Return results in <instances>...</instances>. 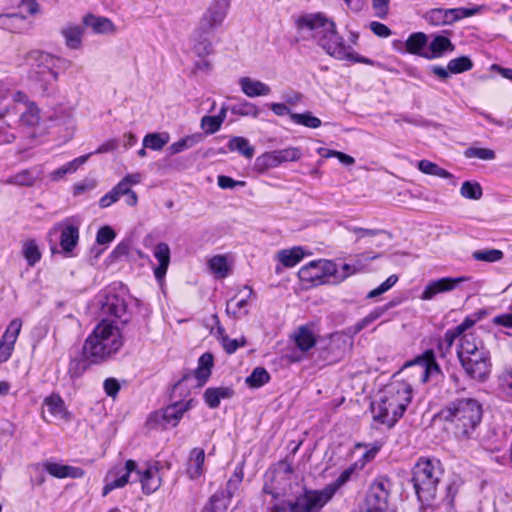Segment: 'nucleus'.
<instances>
[{
	"label": "nucleus",
	"mask_w": 512,
	"mask_h": 512,
	"mask_svg": "<svg viewBox=\"0 0 512 512\" xmlns=\"http://www.w3.org/2000/svg\"><path fill=\"white\" fill-rule=\"evenodd\" d=\"M297 31L315 41L330 56L343 60L350 55V46L338 34L336 23L323 12L305 13L295 19Z\"/></svg>",
	"instance_id": "f257e3e1"
},
{
	"label": "nucleus",
	"mask_w": 512,
	"mask_h": 512,
	"mask_svg": "<svg viewBox=\"0 0 512 512\" xmlns=\"http://www.w3.org/2000/svg\"><path fill=\"white\" fill-rule=\"evenodd\" d=\"M483 416L481 403L474 398H457L450 401L438 413L459 440L470 439Z\"/></svg>",
	"instance_id": "f03ea898"
},
{
	"label": "nucleus",
	"mask_w": 512,
	"mask_h": 512,
	"mask_svg": "<svg viewBox=\"0 0 512 512\" xmlns=\"http://www.w3.org/2000/svg\"><path fill=\"white\" fill-rule=\"evenodd\" d=\"M412 399V388L405 381H394L386 385L371 403L374 421L393 427L403 416Z\"/></svg>",
	"instance_id": "7ed1b4c3"
},
{
	"label": "nucleus",
	"mask_w": 512,
	"mask_h": 512,
	"mask_svg": "<svg viewBox=\"0 0 512 512\" xmlns=\"http://www.w3.org/2000/svg\"><path fill=\"white\" fill-rule=\"evenodd\" d=\"M122 345L119 328L110 321L102 320L86 338L83 355L91 363H101L117 353Z\"/></svg>",
	"instance_id": "20e7f679"
},
{
	"label": "nucleus",
	"mask_w": 512,
	"mask_h": 512,
	"mask_svg": "<svg viewBox=\"0 0 512 512\" xmlns=\"http://www.w3.org/2000/svg\"><path fill=\"white\" fill-rule=\"evenodd\" d=\"M230 8L229 0H213L202 14L197 27L192 33L193 51L199 55L213 53L211 37L222 26Z\"/></svg>",
	"instance_id": "39448f33"
},
{
	"label": "nucleus",
	"mask_w": 512,
	"mask_h": 512,
	"mask_svg": "<svg viewBox=\"0 0 512 512\" xmlns=\"http://www.w3.org/2000/svg\"><path fill=\"white\" fill-rule=\"evenodd\" d=\"M442 472L441 462L434 458H420L414 465L411 481L421 503L428 504L435 498Z\"/></svg>",
	"instance_id": "423d86ee"
},
{
	"label": "nucleus",
	"mask_w": 512,
	"mask_h": 512,
	"mask_svg": "<svg viewBox=\"0 0 512 512\" xmlns=\"http://www.w3.org/2000/svg\"><path fill=\"white\" fill-rule=\"evenodd\" d=\"M285 477L286 474L280 471L266 474L263 492L272 497V502L267 512H297L291 503V499L286 498L285 488L280 486L281 480Z\"/></svg>",
	"instance_id": "0eeeda50"
},
{
	"label": "nucleus",
	"mask_w": 512,
	"mask_h": 512,
	"mask_svg": "<svg viewBox=\"0 0 512 512\" xmlns=\"http://www.w3.org/2000/svg\"><path fill=\"white\" fill-rule=\"evenodd\" d=\"M336 274V264L333 261L325 259L313 260L301 267L298 271L300 280L312 285L321 284L326 277Z\"/></svg>",
	"instance_id": "6e6552de"
},
{
	"label": "nucleus",
	"mask_w": 512,
	"mask_h": 512,
	"mask_svg": "<svg viewBox=\"0 0 512 512\" xmlns=\"http://www.w3.org/2000/svg\"><path fill=\"white\" fill-rule=\"evenodd\" d=\"M332 497L331 489L325 487L322 490H307L291 499V503L297 512H320Z\"/></svg>",
	"instance_id": "1a4fd4ad"
},
{
	"label": "nucleus",
	"mask_w": 512,
	"mask_h": 512,
	"mask_svg": "<svg viewBox=\"0 0 512 512\" xmlns=\"http://www.w3.org/2000/svg\"><path fill=\"white\" fill-rule=\"evenodd\" d=\"M459 361L467 374L473 380L483 382L491 372L489 351L459 358Z\"/></svg>",
	"instance_id": "9d476101"
},
{
	"label": "nucleus",
	"mask_w": 512,
	"mask_h": 512,
	"mask_svg": "<svg viewBox=\"0 0 512 512\" xmlns=\"http://www.w3.org/2000/svg\"><path fill=\"white\" fill-rule=\"evenodd\" d=\"M350 343L342 333H333L320 343L319 357L326 364L338 362L345 354Z\"/></svg>",
	"instance_id": "9b49d317"
},
{
	"label": "nucleus",
	"mask_w": 512,
	"mask_h": 512,
	"mask_svg": "<svg viewBox=\"0 0 512 512\" xmlns=\"http://www.w3.org/2000/svg\"><path fill=\"white\" fill-rule=\"evenodd\" d=\"M479 8H434L426 12L425 19L432 25H450L466 17L477 14Z\"/></svg>",
	"instance_id": "f8f14e48"
},
{
	"label": "nucleus",
	"mask_w": 512,
	"mask_h": 512,
	"mask_svg": "<svg viewBox=\"0 0 512 512\" xmlns=\"http://www.w3.org/2000/svg\"><path fill=\"white\" fill-rule=\"evenodd\" d=\"M302 156L297 147H287L280 150L267 152L256 159V167L260 171L279 166L284 162L298 161Z\"/></svg>",
	"instance_id": "ddd939ff"
},
{
	"label": "nucleus",
	"mask_w": 512,
	"mask_h": 512,
	"mask_svg": "<svg viewBox=\"0 0 512 512\" xmlns=\"http://www.w3.org/2000/svg\"><path fill=\"white\" fill-rule=\"evenodd\" d=\"M292 339L299 351L287 355V359L294 363L303 361L306 353L314 348L317 343V337L313 330L306 325L298 327L293 332Z\"/></svg>",
	"instance_id": "4468645a"
},
{
	"label": "nucleus",
	"mask_w": 512,
	"mask_h": 512,
	"mask_svg": "<svg viewBox=\"0 0 512 512\" xmlns=\"http://www.w3.org/2000/svg\"><path fill=\"white\" fill-rule=\"evenodd\" d=\"M390 488V480L387 477L378 476L370 485L366 495L365 504L368 505V507H377L386 511Z\"/></svg>",
	"instance_id": "2eb2a0df"
},
{
	"label": "nucleus",
	"mask_w": 512,
	"mask_h": 512,
	"mask_svg": "<svg viewBox=\"0 0 512 512\" xmlns=\"http://www.w3.org/2000/svg\"><path fill=\"white\" fill-rule=\"evenodd\" d=\"M137 463L134 460H127L124 466H115L107 474L103 487V496L108 495L116 488L124 487L132 472L136 471Z\"/></svg>",
	"instance_id": "dca6fc26"
},
{
	"label": "nucleus",
	"mask_w": 512,
	"mask_h": 512,
	"mask_svg": "<svg viewBox=\"0 0 512 512\" xmlns=\"http://www.w3.org/2000/svg\"><path fill=\"white\" fill-rule=\"evenodd\" d=\"M470 277L461 276V277H443L436 280L430 281L424 288L420 299L424 301H428L433 299L435 296L441 293H446L453 291L460 284L469 281Z\"/></svg>",
	"instance_id": "f3484780"
},
{
	"label": "nucleus",
	"mask_w": 512,
	"mask_h": 512,
	"mask_svg": "<svg viewBox=\"0 0 512 512\" xmlns=\"http://www.w3.org/2000/svg\"><path fill=\"white\" fill-rule=\"evenodd\" d=\"M488 351L476 330L466 331L460 338V343L457 349L458 358L467 357L473 354Z\"/></svg>",
	"instance_id": "a211bd4d"
},
{
	"label": "nucleus",
	"mask_w": 512,
	"mask_h": 512,
	"mask_svg": "<svg viewBox=\"0 0 512 512\" xmlns=\"http://www.w3.org/2000/svg\"><path fill=\"white\" fill-rule=\"evenodd\" d=\"M253 290L244 286L234 298L226 304V314L233 318H241L248 313V299L252 296Z\"/></svg>",
	"instance_id": "6ab92c4d"
},
{
	"label": "nucleus",
	"mask_w": 512,
	"mask_h": 512,
	"mask_svg": "<svg viewBox=\"0 0 512 512\" xmlns=\"http://www.w3.org/2000/svg\"><path fill=\"white\" fill-rule=\"evenodd\" d=\"M55 229L60 230V246L67 256H73V250L79 241V227L74 224H59Z\"/></svg>",
	"instance_id": "aec40b11"
},
{
	"label": "nucleus",
	"mask_w": 512,
	"mask_h": 512,
	"mask_svg": "<svg viewBox=\"0 0 512 512\" xmlns=\"http://www.w3.org/2000/svg\"><path fill=\"white\" fill-rule=\"evenodd\" d=\"M195 406V400L189 399L185 402L177 401L163 409L162 418L164 422L172 427L178 425L183 414Z\"/></svg>",
	"instance_id": "412c9836"
},
{
	"label": "nucleus",
	"mask_w": 512,
	"mask_h": 512,
	"mask_svg": "<svg viewBox=\"0 0 512 512\" xmlns=\"http://www.w3.org/2000/svg\"><path fill=\"white\" fill-rule=\"evenodd\" d=\"M135 472H137L139 476L144 494H152L161 486L162 479L159 475V467L157 464L149 465L144 471L136 469Z\"/></svg>",
	"instance_id": "4be33fe9"
},
{
	"label": "nucleus",
	"mask_w": 512,
	"mask_h": 512,
	"mask_svg": "<svg viewBox=\"0 0 512 512\" xmlns=\"http://www.w3.org/2000/svg\"><path fill=\"white\" fill-rule=\"evenodd\" d=\"M43 467L47 473L58 479L82 478L85 474L84 470L80 467L64 465L53 461L44 462Z\"/></svg>",
	"instance_id": "5701e85b"
},
{
	"label": "nucleus",
	"mask_w": 512,
	"mask_h": 512,
	"mask_svg": "<svg viewBox=\"0 0 512 512\" xmlns=\"http://www.w3.org/2000/svg\"><path fill=\"white\" fill-rule=\"evenodd\" d=\"M153 256L158 261V266L154 269L156 280L161 283L167 273L170 264V248L164 242L158 243L153 249Z\"/></svg>",
	"instance_id": "b1692460"
},
{
	"label": "nucleus",
	"mask_w": 512,
	"mask_h": 512,
	"mask_svg": "<svg viewBox=\"0 0 512 512\" xmlns=\"http://www.w3.org/2000/svg\"><path fill=\"white\" fill-rule=\"evenodd\" d=\"M27 61L37 74H44L46 72L51 74L54 55L40 50H33L29 52Z\"/></svg>",
	"instance_id": "393cba45"
},
{
	"label": "nucleus",
	"mask_w": 512,
	"mask_h": 512,
	"mask_svg": "<svg viewBox=\"0 0 512 512\" xmlns=\"http://www.w3.org/2000/svg\"><path fill=\"white\" fill-rule=\"evenodd\" d=\"M239 85L241 91L250 98H255L259 96H267L271 93V88L269 85L264 82L253 79L250 77H241L239 79Z\"/></svg>",
	"instance_id": "a878e982"
},
{
	"label": "nucleus",
	"mask_w": 512,
	"mask_h": 512,
	"mask_svg": "<svg viewBox=\"0 0 512 512\" xmlns=\"http://www.w3.org/2000/svg\"><path fill=\"white\" fill-rule=\"evenodd\" d=\"M234 395V389L229 386L209 387L203 394V399L210 409L219 407L221 400L230 399Z\"/></svg>",
	"instance_id": "bb28decb"
},
{
	"label": "nucleus",
	"mask_w": 512,
	"mask_h": 512,
	"mask_svg": "<svg viewBox=\"0 0 512 512\" xmlns=\"http://www.w3.org/2000/svg\"><path fill=\"white\" fill-rule=\"evenodd\" d=\"M83 25L91 28L95 34H110L115 32V26L112 21L106 17L87 14L82 19Z\"/></svg>",
	"instance_id": "cd10ccee"
},
{
	"label": "nucleus",
	"mask_w": 512,
	"mask_h": 512,
	"mask_svg": "<svg viewBox=\"0 0 512 512\" xmlns=\"http://www.w3.org/2000/svg\"><path fill=\"white\" fill-rule=\"evenodd\" d=\"M65 40V45L71 50H79L82 48V38L84 28L76 24H68L60 31Z\"/></svg>",
	"instance_id": "c85d7f7f"
},
{
	"label": "nucleus",
	"mask_w": 512,
	"mask_h": 512,
	"mask_svg": "<svg viewBox=\"0 0 512 512\" xmlns=\"http://www.w3.org/2000/svg\"><path fill=\"white\" fill-rule=\"evenodd\" d=\"M454 48L449 38L438 35L430 42L426 53H423V57L426 59L439 58L445 51H453Z\"/></svg>",
	"instance_id": "c756f323"
},
{
	"label": "nucleus",
	"mask_w": 512,
	"mask_h": 512,
	"mask_svg": "<svg viewBox=\"0 0 512 512\" xmlns=\"http://www.w3.org/2000/svg\"><path fill=\"white\" fill-rule=\"evenodd\" d=\"M475 324V320L471 317H466L463 322L451 329H448L444 336L441 338L445 344V349L450 350L456 339H460L462 334L470 330Z\"/></svg>",
	"instance_id": "7c9ffc66"
},
{
	"label": "nucleus",
	"mask_w": 512,
	"mask_h": 512,
	"mask_svg": "<svg viewBox=\"0 0 512 512\" xmlns=\"http://www.w3.org/2000/svg\"><path fill=\"white\" fill-rule=\"evenodd\" d=\"M205 452L201 448H193L189 454L187 474L191 479H197L203 474Z\"/></svg>",
	"instance_id": "2f4dec72"
},
{
	"label": "nucleus",
	"mask_w": 512,
	"mask_h": 512,
	"mask_svg": "<svg viewBox=\"0 0 512 512\" xmlns=\"http://www.w3.org/2000/svg\"><path fill=\"white\" fill-rule=\"evenodd\" d=\"M213 367V355L211 353H204L198 360V366L194 371L195 378L198 381V386H203L211 375Z\"/></svg>",
	"instance_id": "473e14b6"
},
{
	"label": "nucleus",
	"mask_w": 512,
	"mask_h": 512,
	"mask_svg": "<svg viewBox=\"0 0 512 512\" xmlns=\"http://www.w3.org/2000/svg\"><path fill=\"white\" fill-rule=\"evenodd\" d=\"M426 45L427 36L423 32H416L411 34L405 43L407 52L421 57H423V53H426Z\"/></svg>",
	"instance_id": "72a5a7b5"
},
{
	"label": "nucleus",
	"mask_w": 512,
	"mask_h": 512,
	"mask_svg": "<svg viewBox=\"0 0 512 512\" xmlns=\"http://www.w3.org/2000/svg\"><path fill=\"white\" fill-rule=\"evenodd\" d=\"M363 469L362 463H356L349 465L346 469H344L338 478L331 484L327 485V489H331V494L334 496L336 491L342 487L345 483H347L353 475L357 474L359 471Z\"/></svg>",
	"instance_id": "f704fd0d"
},
{
	"label": "nucleus",
	"mask_w": 512,
	"mask_h": 512,
	"mask_svg": "<svg viewBox=\"0 0 512 512\" xmlns=\"http://www.w3.org/2000/svg\"><path fill=\"white\" fill-rule=\"evenodd\" d=\"M305 253L301 247H293L291 249H284L278 252V260L285 267L296 266L304 257Z\"/></svg>",
	"instance_id": "c9c22d12"
},
{
	"label": "nucleus",
	"mask_w": 512,
	"mask_h": 512,
	"mask_svg": "<svg viewBox=\"0 0 512 512\" xmlns=\"http://www.w3.org/2000/svg\"><path fill=\"white\" fill-rule=\"evenodd\" d=\"M230 151H237L247 159H251L255 154V148L250 145L249 140L241 136H233L228 142Z\"/></svg>",
	"instance_id": "e433bc0d"
},
{
	"label": "nucleus",
	"mask_w": 512,
	"mask_h": 512,
	"mask_svg": "<svg viewBox=\"0 0 512 512\" xmlns=\"http://www.w3.org/2000/svg\"><path fill=\"white\" fill-rule=\"evenodd\" d=\"M90 154L83 155L73 159L72 161L66 163L60 168L56 169L51 173V179L54 181H58L63 178L65 175L69 173H74L81 165H83L89 158Z\"/></svg>",
	"instance_id": "4c0bfd02"
},
{
	"label": "nucleus",
	"mask_w": 512,
	"mask_h": 512,
	"mask_svg": "<svg viewBox=\"0 0 512 512\" xmlns=\"http://www.w3.org/2000/svg\"><path fill=\"white\" fill-rule=\"evenodd\" d=\"M497 390L504 400L512 403V369L506 370L498 376Z\"/></svg>",
	"instance_id": "58836bf2"
},
{
	"label": "nucleus",
	"mask_w": 512,
	"mask_h": 512,
	"mask_svg": "<svg viewBox=\"0 0 512 512\" xmlns=\"http://www.w3.org/2000/svg\"><path fill=\"white\" fill-rule=\"evenodd\" d=\"M38 178L39 173L36 169H25L9 177L7 183L17 186H32Z\"/></svg>",
	"instance_id": "ea45409f"
},
{
	"label": "nucleus",
	"mask_w": 512,
	"mask_h": 512,
	"mask_svg": "<svg viewBox=\"0 0 512 512\" xmlns=\"http://www.w3.org/2000/svg\"><path fill=\"white\" fill-rule=\"evenodd\" d=\"M169 139V134L166 132L149 133L143 138V146L144 148L159 151L169 142Z\"/></svg>",
	"instance_id": "a19ab883"
},
{
	"label": "nucleus",
	"mask_w": 512,
	"mask_h": 512,
	"mask_svg": "<svg viewBox=\"0 0 512 512\" xmlns=\"http://www.w3.org/2000/svg\"><path fill=\"white\" fill-rule=\"evenodd\" d=\"M25 17L19 14L0 15V28L10 32H20L25 25Z\"/></svg>",
	"instance_id": "79ce46f5"
},
{
	"label": "nucleus",
	"mask_w": 512,
	"mask_h": 512,
	"mask_svg": "<svg viewBox=\"0 0 512 512\" xmlns=\"http://www.w3.org/2000/svg\"><path fill=\"white\" fill-rule=\"evenodd\" d=\"M424 363V371L422 374V380L426 382L429 377L439 375L441 373L440 367L435 359L433 350H427L422 357Z\"/></svg>",
	"instance_id": "37998d69"
},
{
	"label": "nucleus",
	"mask_w": 512,
	"mask_h": 512,
	"mask_svg": "<svg viewBox=\"0 0 512 512\" xmlns=\"http://www.w3.org/2000/svg\"><path fill=\"white\" fill-rule=\"evenodd\" d=\"M103 309L106 313L121 319L126 313V304L116 295H111L107 297Z\"/></svg>",
	"instance_id": "c03bdc74"
},
{
	"label": "nucleus",
	"mask_w": 512,
	"mask_h": 512,
	"mask_svg": "<svg viewBox=\"0 0 512 512\" xmlns=\"http://www.w3.org/2000/svg\"><path fill=\"white\" fill-rule=\"evenodd\" d=\"M201 139H202V136L199 133L193 134V135H188V136H185V137L179 139L178 141L172 143L169 146L168 150L171 155L178 154L186 149L192 148L197 143H199L201 141Z\"/></svg>",
	"instance_id": "a18cd8bd"
},
{
	"label": "nucleus",
	"mask_w": 512,
	"mask_h": 512,
	"mask_svg": "<svg viewBox=\"0 0 512 512\" xmlns=\"http://www.w3.org/2000/svg\"><path fill=\"white\" fill-rule=\"evenodd\" d=\"M230 503L221 494H212L200 512H228Z\"/></svg>",
	"instance_id": "49530a36"
},
{
	"label": "nucleus",
	"mask_w": 512,
	"mask_h": 512,
	"mask_svg": "<svg viewBox=\"0 0 512 512\" xmlns=\"http://www.w3.org/2000/svg\"><path fill=\"white\" fill-rule=\"evenodd\" d=\"M417 167L422 173L427 175L437 176L443 179H450L452 177L450 172L429 160H420L417 164Z\"/></svg>",
	"instance_id": "de8ad7c7"
},
{
	"label": "nucleus",
	"mask_w": 512,
	"mask_h": 512,
	"mask_svg": "<svg viewBox=\"0 0 512 512\" xmlns=\"http://www.w3.org/2000/svg\"><path fill=\"white\" fill-rule=\"evenodd\" d=\"M471 256L476 261L495 263L503 259L504 253L502 250L489 248L473 251Z\"/></svg>",
	"instance_id": "09e8293b"
},
{
	"label": "nucleus",
	"mask_w": 512,
	"mask_h": 512,
	"mask_svg": "<svg viewBox=\"0 0 512 512\" xmlns=\"http://www.w3.org/2000/svg\"><path fill=\"white\" fill-rule=\"evenodd\" d=\"M230 111L232 114L242 117L257 118L260 114V109L255 104L245 100L231 106Z\"/></svg>",
	"instance_id": "8fccbe9b"
},
{
	"label": "nucleus",
	"mask_w": 512,
	"mask_h": 512,
	"mask_svg": "<svg viewBox=\"0 0 512 512\" xmlns=\"http://www.w3.org/2000/svg\"><path fill=\"white\" fill-rule=\"evenodd\" d=\"M290 118L293 123L312 129L319 128L322 124L321 120L318 117L312 115L311 112L291 113Z\"/></svg>",
	"instance_id": "3c124183"
},
{
	"label": "nucleus",
	"mask_w": 512,
	"mask_h": 512,
	"mask_svg": "<svg viewBox=\"0 0 512 512\" xmlns=\"http://www.w3.org/2000/svg\"><path fill=\"white\" fill-rule=\"evenodd\" d=\"M270 381L268 371L263 367H256L246 378V384L251 388H259Z\"/></svg>",
	"instance_id": "603ef678"
},
{
	"label": "nucleus",
	"mask_w": 512,
	"mask_h": 512,
	"mask_svg": "<svg viewBox=\"0 0 512 512\" xmlns=\"http://www.w3.org/2000/svg\"><path fill=\"white\" fill-rule=\"evenodd\" d=\"M391 306L392 304L390 303L385 306L376 307L367 316H365L363 319H361L354 325V332L358 333L362 329L373 323L375 320L380 318Z\"/></svg>",
	"instance_id": "864d4df0"
},
{
	"label": "nucleus",
	"mask_w": 512,
	"mask_h": 512,
	"mask_svg": "<svg viewBox=\"0 0 512 512\" xmlns=\"http://www.w3.org/2000/svg\"><path fill=\"white\" fill-rule=\"evenodd\" d=\"M22 321L19 318L13 319L7 326L4 334L0 338L3 343H8L14 347L15 342L20 334Z\"/></svg>",
	"instance_id": "5fc2aeb1"
},
{
	"label": "nucleus",
	"mask_w": 512,
	"mask_h": 512,
	"mask_svg": "<svg viewBox=\"0 0 512 512\" xmlns=\"http://www.w3.org/2000/svg\"><path fill=\"white\" fill-rule=\"evenodd\" d=\"M242 482V473L235 472L233 476L228 480L225 489H220L215 492V494H221L227 500V502L231 503V500L238 490L240 483Z\"/></svg>",
	"instance_id": "6e6d98bb"
},
{
	"label": "nucleus",
	"mask_w": 512,
	"mask_h": 512,
	"mask_svg": "<svg viewBox=\"0 0 512 512\" xmlns=\"http://www.w3.org/2000/svg\"><path fill=\"white\" fill-rule=\"evenodd\" d=\"M22 253L29 266H34L41 259V253L34 240H28L23 244Z\"/></svg>",
	"instance_id": "4d7b16f0"
},
{
	"label": "nucleus",
	"mask_w": 512,
	"mask_h": 512,
	"mask_svg": "<svg viewBox=\"0 0 512 512\" xmlns=\"http://www.w3.org/2000/svg\"><path fill=\"white\" fill-rule=\"evenodd\" d=\"M473 67L472 60L467 56H461L451 59L447 64L450 73L459 74L471 70Z\"/></svg>",
	"instance_id": "13d9d810"
},
{
	"label": "nucleus",
	"mask_w": 512,
	"mask_h": 512,
	"mask_svg": "<svg viewBox=\"0 0 512 512\" xmlns=\"http://www.w3.org/2000/svg\"><path fill=\"white\" fill-rule=\"evenodd\" d=\"M210 270L218 277L225 278L228 274L227 259L223 255H216L208 261Z\"/></svg>",
	"instance_id": "bf43d9fd"
},
{
	"label": "nucleus",
	"mask_w": 512,
	"mask_h": 512,
	"mask_svg": "<svg viewBox=\"0 0 512 512\" xmlns=\"http://www.w3.org/2000/svg\"><path fill=\"white\" fill-rule=\"evenodd\" d=\"M460 194L466 199L479 200L483 191L478 182L465 181L460 188Z\"/></svg>",
	"instance_id": "052dcab7"
},
{
	"label": "nucleus",
	"mask_w": 512,
	"mask_h": 512,
	"mask_svg": "<svg viewBox=\"0 0 512 512\" xmlns=\"http://www.w3.org/2000/svg\"><path fill=\"white\" fill-rule=\"evenodd\" d=\"M21 122L27 126H36L40 122V110L34 104L27 105L26 110L21 114Z\"/></svg>",
	"instance_id": "680f3d73"
},
{
	"label": "nucleus",
	"mask_w": 512,
	"mask_h": 512,
	"mask_svg": "<svg viewBox=\"0 0 512 512\" xmlns=\"http://www.w3.org/2000/svg\"><path fill=\"white\" fill-rule=\"evenodd\" d=\"M49 412L54 416H63L65 413V404L59 395H51L44 400Z\"/></svg>",
	"instance_id": "e2e57ef3"
},
{
	"label": "nucleus",
	"mask_w": 512,
	"mask_h": 512,
	"mask_svg": "<svg viewBox=\"0 0 512 512\" xmlns=\"http://www.w3.org/2000/svg\"><path fill=\"white\" fill-rule=\"evenodd\" d=\"M466 158H478L481 160H493L496 157L495 152L489 148L469 147L464 151Z\"/></svg>",
	"instance_id": "0e129e2a"
},
{
	"label": "nucleus",
	"mask_w": 512,
	"mask_h": 512,
	"mask_svg": "<svg viewBox=\"0 0 512 512\" xmlns=\"http://www.w3.org/2000/svg\"><path fill=\"white\" fill-rule=\"evenodd\" d=\"M125 192L122 190V186L118 184L114 186L108 193L102 196L99 200V206L101 208H107L113 203L117 202L120 196H123Z\"/></svg>",
	"instance_id": "69168bd1"
},
{
	"label": "nucleus",
	"mask_w": 512,
	"mask_h": 512,
	"mask_svg": "<svg viewBox=\"0 0 512 512\" xmlns=\"http://www.w3.org/2000/svg\"><path fill=\"white\" fill-rule=\"evenodd\" d=\"M222 123L216 116H203L201 118L200 126L206 134H214L221 128Z\"/></svg>",
	"instance_id": "338daca9"
},
{
	"label": "nucleus",
	"mask_w": 512,
	"mask_h": 512,
	"mask_svg": "<svg viewBox=\"0 0 512 512\" xmlns=\"http://www.w3.org/2000/svg\"><path fill=\"white\" fill-rule=\"evenodd\" d=\"M398 281V276L393 274L390 275L382 284H380L375 289L371 290L367 294V298L372 299L379 295H382L383 293L387 292L389 289H391Z\"/></svg>",
	"instance_id": "774afa93"
}]
</instances>
